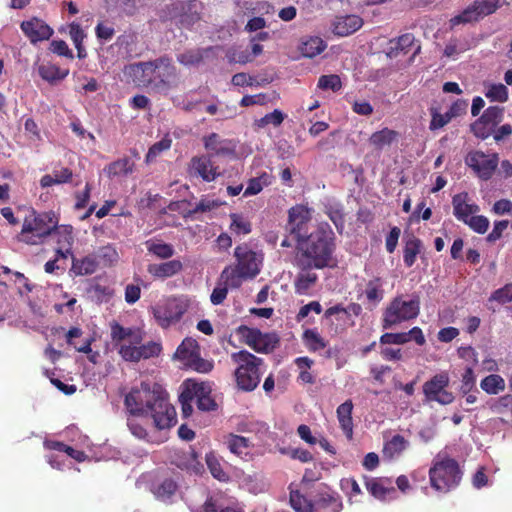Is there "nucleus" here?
Instances as JSON below:
<instances>
[{
	"label": "nucleus",
	"mask_w": 512,
	"mask_h": 512,
	"mask_svg": "<svg viewBox=\"0 0 512 512\" xmlns=\"http://www.w3.org/2000/svg\"><path fill=\"white\" fill-rule=\"evenodd\" d=\"M283 247L295 246L300 263L306 268L322 269L335 264L334 233L330 226H284Z\"/></svg>",
	"instance_id": "obj_1"
},
{
	"label": "nucleus",
	"mask_w": 512,
	"mask_h": 512,
	"mask_svg": "<svg viewBox=\"0 0 512 512\" xmlns=\"http://www.w3.org/2000/svg\"><path fill=\"white\" fill-rule=\"evenodd\" d=\"M125 405L132 415L150 413L155 426L169 429L176 424L175 408L167 401L166 394L159 386L153 388L147 383L133 388L125 398Z\"/></svg>",
	"instance_id": "obj_2"
},
{
	"label": "nucleus",
	"mask_w": 512,
	"mask_h": 512,
	"mask_svg": "<svg viewBox=\"0 0 512 512\" xmlns=\"http://www.w3.org/2000/svg\"><path fill=\"white\" fill-rule=\"evenodd\" d=\"M125 74L136 85L150 87L160 93H167L179 83L176 67L166 57L130 64L125 67Z\"/></svg>",
	"instance_id": "obj_3"
},
{
	"label": "nucleus",
	"mask_w": 512,
	"mask_h": 512,
	"mask_svg": "<svg viewBox=\"0 0 512 512\" xmlns=\"http://www.w3.org/2000/svg\"><path fill=\"white\" fill-rule=\"evenodd\" d=\"M109 326L112 345L123 360L138 362L160 353L161 345L159 343L142 344L144 333L140 328L124 327L116 321L110 322Z\"/></svg>",
	"instance_id": "obj_4"
},
{
	"label": "nucleus",
	"mask_w": 512,
	"mask_h": 512,
	"mask_svg": "<svg viewBox=\"0 0 512 512\" xmlns=\"http://www.w3.org/2000/svg\"><path fill=\"white\" fill-rule=\"evenodd\" d=\"M231 359L237 364L235 370L237 387L245 392L253 391L259 385L263 374V360L246 350L232 353Z\"/></svg>",
	"instance_id": "obj_5"
},
{
	"label": "nucleus",
	"mask_w": 512,
	"mask_h": 512,
	"mask_svg": "<svg viewBox=\"0 0 512 512\" xmlns=\"http://www.w3.org/2000/svg\"><path fill=\"white\" fill-rule=\"evenodd\" d=\"M461 471L457 462L448 457L437 455L429 470L430 484L439 492H448L461 480Z\"/></svg>",
	"instance_id": "obj_6"
},
{
	"label": "nucleus",
	"mask_w": 512,
	"mask_h": 512,
	"mask_svg": "<svg viewBox=\"0 0 512 512\" xmlns=\"http://www.w3.org/2000/svg\"><path fill=\"white\" fill-rule=\"evenodd\" d=\"M420 312V302L417 297L406 300L404 297L393 298L385 308L382 316L383 329H391L397 325L415 319Z\"/></svg>",
	"instance_id": "obj_7"
},
{
	"label": "nucleus",
	"mask_w": 512,
	"mask_h": 512,
	"mask_svg": "<svg viewBox=\"0 0 512 512\" xmlns=\"http://www.w3.org/2000/svg\"><path fill=\"white\" fill-rule=\"evenodd\" d=\"M189 308V300L184 297H170L158 302L152 311L158 325L167 329L176 325Z\"/></svg>",
	"instance_id": "obj_8"
},
{
	"label": "nucleus",
	"mask_w": 512,
	"mask_h": 512,
	"mask_svg": "<svg viewBox=\"0 0 512 512\" xmlns=\"http://www.w3.org/2000/svg\"><path fill=\"white\" fill-rule=\"evenodd\" d=\"M174 358L179 360L184 366L200 373H208L213 368L212 361L200 357L198 343L192 338H185L182 341L174 354Z\"/></svg>",
	"instance_id": "obj_9"
},
{
	"label": "nucleus",
	"mask_w": 512,
	"mask_h": 512,
	"mask_svg": "<svg viewBox=\"0 0 512 512\" xmlns=\"http://www.w3.org/2000/svg\"><path fill=\"white\" fill-rule=\"evenodd\" d=\"M240 340L258 353H268L278 343V338L272 333H262L260 330L247 326L237 329Z\"/></svg>",
	"instance_id": "obj_10"
},
{
	"label": "nucleus",
	"mask_w": 512,
	"mask_h": 512,
	"mask_svg": "<svg viewBox=\"0 0 512 512\" xmlns=\"http://www.w3.org/2000/svg\"><path fill=\"white\" fill-rule=\"evenodd\" d=\"M449 375L441 372L434 375L423 385V393L428 401H435L441 405H448L453 402L454 396L446 388L449 385Z\"/></svg>",
	"instance_id": "obj_11"
},
{
	"label": "nucleus",
	"mask_w": 512,
	"mask_h": 512,
	"mask_svg": "<svg viewBox=\"0 0 512 512\" xmlns=\"http://www.w3.org/2000/svg\"><path fill=\"white\" fill-rule=\"evenodd\" d=\"M503 114V107H488L483 115L471 125L472 132L478 138H488L493 133L496 126L502 121Z\"/></svg>",
	"instance_id": "obj_12"
},
{
	"label": "nucleus",
	"mask_w": 512,
	"mask_h": 512,
	"mask_svg": "<svg viewBox=\"0 0 512 512\" xmlns=\"http://www.w3.org/2000/svg\"><path fill=\"white\" fill-rule=\"evenodd\" d=\"M498 161L499 158L496 153L485 154L481 151L470 152L466 157V164L483 180H488L492 177L497 168Z\"/></svg>",
	"instance_id": "obj_13"
},
{
	"label": "nucleus",
	"mask_w": 512,
	"mask_h": 512,
	"mask_svg": "<svg viewBox=\"0 0 512 512\" xmlns=\"http://www.w3.org/2000/svg\"><path fill=\"white\" fill-rule=\"evenodd\" d=\"M454 214L459 221H463L465 224H489L487 218L483 216L477 217V222H472L475 219V214L479 211L477 205H475L469 199L467 193H459L453 197L452 200Z\"/></svg>",
	"instance_id": "obj_14"
},
{
	"label": "nucleus",
	"mask_w": 512,
	"mask_h": 512,
	"mask_svg": "<svg viewBox=\"0 0 512 512\" xmlns=\"http://www.w3.org/2000/svg\"><path fill=\"white\" fill-rule=\"evenodd\" d=\"M237 266L249 279H253L260 272L262 255L250 250L247 246H237L234 251Z\"/></svg>",
	"instance_id": "obj_15"
},
{
	"label": "nucleus",
	"mask_w": 512,
	"mask_h": 512,
	"mask_svg": "<svg viewBox=\"0 0 512 512\" xmlns=\"http://www.w3.org/2000/svg\"><path fill=\"white\" fill-rule=\"evenodd\" d=\"M211 386L205 382L186 380V394L191 393L199 410L209 412L217 409V403L211 397Z\"/></svg>",
	"instance_id": "obj_16"
},
{
	"label": "nucleus",
	"mask_w": 512,
	"mask_h": 512,
	"mask_svg": "<svg viewBox=\"0 0 512 512\" xmlns=\"http://www.w3.org/2000/svg\"><path fill=\"white\" fill-rule=\"evenodd\" d=\"M188 172L191 176L199 177L205 182H212L220 175L218 167L213 164L208 155L193 157L189 163Z\"/></svg>",
	"instance_id": "obj_17"
},
{
	"label": "nucleus",
	"mask_w": 512,
	"mask_h": 512,
	"mask_svg": "<svg viewBox=\"0 0 512 512\" xmlns=\"http://www.w3.org/2000/svg\"><path fill=\"white\" fill-rule=\"evenodd\" d=\"M208 156H230L235 152V144L232 140L223 139L216 133H211L203 138Z\"/></svg>",
	"instance_id": "obj_18"
},
{
	"label": "nucleus",
	"mask_w": 512,
	"mask_h": 512,
	"mask_svg": "<svg viewBox=\"0 0 512 512\" xmlns=\"http://www.w3.org/2000/svg\"><path fill=\"white\" fill-rule=\"evenodd\" d=\"M21 29L32 43L48 40L53 34L52 28L38 18L23 21L21 23Z\"/></svg>",
	"instance_id": "obj_19"
},
{
	"label": "nucleus",
	"mask_w": 512,
	"mask_h": 512,
	"mask_svg": "<svg viewBox=\"0 0 512 512\" xmlns=\"http://www.w3.org/2000/svg\"><path fill=\"white\" fill-rule=\"evenodd\" d=\"M53 231L49 237L55 239L57 243L56 253L59 257L67 258L71 253V247L73 244V236L71 226H53L50 227Z\"/></svg>",
	"instance_id": "obj_20"
},
{
	"label": "nucleus",
	"mask_w": 512,
	"mask_h": 512,
	"mask_svg": "<svg viewBox=\"0 0 512 512\" xmlns=\"http://www.w3.org/2000/svg\"><path fill=\"white\" fill-rule=\"evenodd\" d=\"M222 442L232 454L241 458L248 456L252 449L248 438L233 433L223 435Z\"/></svg>",
	"instance_id": "obj_21"
},
{
	"label": "nucleus",
	"mask_w": 512,
	"mask_h": 512,
	"mask_svg": "<svg viewBox=\"0 0 512 512\" xmlns=\"http://www.w3.org/2000/svg\"><path fill=\"white\" fill-rule=\"evenodd\" d=\"M362 25L363 21L359 16L346 15L337 17L333 21L332 30L334 34L344 37L356 32Z\"/></svg>",
	"instance_id": "obj_22"
},
{
	"label": "nucleus",
	"mask_w": 512,
	"mask_h": 512,
	"mask_svg": "<svg viewBox=\"0 0 512 512\" xmlns=\"http://www.w3.org/2000/svg\"><path fill=\"white\" fill-rule=\"evenodd\" d=\"M52 233L50 226H23L18 238L24 243L38 245L43 243Z\"/></svg>",
	"instance_id": "obj_23"
},
{
	"label": "nucleus",
	"mask_w": 512,
	"mask_h": 512,
	"mask_svg": "<svg viewBox=\"0 0 512 512\" xmlns=\"http://www.w3.org/2000/svg\"><path fill=\"white\" fill-rule=\"evenodd\" d=\"M327 47L326 42L318 36H307L301 39L299 51L303 57L314 58Z\"/></svg>",
	"instance_id": "obj_24"
},
{
	"label": "nucleus",
	"mask_w": 512,
	"mask_h": 512,
	"mask_svg": "<svg viewBox=\"0 0 512 512\" xmlns=\"http://www.w3.org/2000/svg\"><path fill=\"white\" fill-rule=\"evenodd\" d=\"M182 267L181 261L174 259L159 264H150L147 270L153 277L165 279L179 273Z\"/></svg>",
	"instance_id": "obj_25"
},
{
	"label": "nucleus",
	"mask_w": 512,
	"mask_h": 512,
	"mask_svg": "<svg viewBox=\"0 0 512 512\" xmlns=\"http://www.w3.org/2000/svg\"><path fill=\"white\" fill-rule=\"evenodd\" d=\"M342 507L339 497L330 493L319 494L313 502V512H341Z\"/></svg>",
	"instance_id": "obj_26"
},
{
	"label": "nucleus",
	"mask_w": 512,
	"mask_h": 512,
	"mask_svg": "<svg viewBox=\"0 0 512 512\" xmlns=\"http://www.w3.org/2000/svg\"><path fill=\"white\" fill-rule=\"evenodd\" d=\"M219 279L222 281V283H224L230 289H237L242 285V283L245 280H248L249 278L235 264V265L226 266L222 270V272L219 276Z\"/></svg>",
	"instance_id": "obj_27"
},
{
	"label": "nucleus",
	"mask_w": 512,
	"mask_h": 512,
	"mask_svg": "<svg viewBox=\"0 0 512 512\" xmlns=\"http://www.w3.org/2000/svg\"><path fill=\"white\" fill-rule=\"evenodd\" d=\"M352 410V401L346 400L337 408L336 411L340 427L348 438H352L353 434Z\"/></svg>",
	"instance_id": "obj_28"
},
{
	"label": "nucleus",
	"mask_w": 512,
	"mask_h": 512,
	"mask_svg": "<svg viewBox=\"0 0 512 512\" xmlns=\"http://www.w3.org/2000/svg\"><path fill=\"white\" fill-rule=\"evenodd\" d=\"M398 133L389 128H383L379 131L374 132L370 138L369 143L378 150H382L390 146L394 141L397 140Z\"/></svg>",
	"instance_id": "obj_29"
},
{
	"label": "nucleus",
	"mask_w": 512,
	"mask_h": 512,
	"mask_svg": "<svg viewBox=\"0 0 512 512\" xmlns=\"http://www.w3.org/2000/svg\"><path fill=\"white\" fill-rule=\"evenodd\" d=\"M481 389L489 395H497L506 388L505 380L498 374H490L480 382Z\"/></svg>",
	"instance_id": "obj_30"
},
{
	"label": "nucleus",
	"mask_w": 512,
	"mask_h": 512,
	"mask_svg": "<svg viewBox=\"0 0 512 512\" xmlns=\"http://www.w3.org/2000/svg\"><path fill=\"white\" fill-rule=\"evenodd\" d=\"M98 263L92 256H87L83 259H73L71 272L75 275L83 276L94 273L97 269Z\"/></svg>",
	"instance_id": "obj_31"
},
{
	"label": "nucleus",
	"mask_w": 512,
	"mask_h": 512,
	"mask_svg": "<svg viewBox=\"0 0 512 512\" xmlns=\"http://www.w3.org/2000/svg\"><path fill=\"white\" fill-rule=\"evenodd\" d=\"M313 209L307 205L298 204L289 210V224H306L312 219Z\"/></svg>",
	"instance_id": "obj_32"
},
{
	"label": "nucleus",
	"mask_w": 512,
	"mask_h": 512,
	"mask_svg": "<svg viewBox=\"0 0 512 512\" xmlns=\"http://www.w3.org/2000/svg\"><path fill=\"white\" fill-rule=\"evenodd\" d=\"M146 249L158 258L168 259L174 255V249L170 244L160 240H147L145 242Z\"/></svg>",
	"instance_id": "obj_33"
},
{
	"label": "nucleus",
	"mask_w": 512,
	"mask_h": 512,
	"mask_svg": "<svg viewBox=\"0 0 512 512\" xmlns=\"http://www.w3.org/2000/svg\"><path fill=\"white\" fill-rule=\"evenodd\" d=\"M23 212H25V219L23 224H58L59 218L55 212L49 211L42 214H39L37 217L35 216V211L27 208Z\"/></svg>",
	"instance_id": "obj_34"
},
{
	"label": "nucleus",
	"mask_w": 512,
	"mask_h": 512,
	"mask_svg": "<svg viewBox=\"0 0 512 512\" xmlns=\"http://www.w3.org/2000/svg\"><path fill=\"white\" fill-rule=\"evenodd\" d=\"M383 281L381 278H374L370 280L365 288V295L369 302L378 304L384 297V291L382 289Z\"/></svg>",
	"instance_id": "obj_35"
},
{
	"label": "nucleus",
	"mask_w": 512,
	"mask_h": 512,
	"mask_svg": "<svg viewBox=\"0 0 512 512\" xmlns=\"http://www.w3.org/2000/svg\"><path fill=\"white\" fill-rule=\"evenodd\" d=\"M38 72L41 78L48 82L64 79L68 75V70H61L53 64L40 65Z\"/></svg>",
	"instance_id": "obj_36"
},
{
	"label": "nucleus",
	"mask_w": 512,
	"mask_h": 512,
	"mask_svg": "<svg viewBox=\"0 0 512 512\" xmlns=\"http://www.w3.org/2000/svg\"><path fill=\"white\" fill-rule=\"evenodd\" d=\"M271 176L264 172L260 176L251 178L248 182V185L244 191V196H252L260 193L264 187L270 185Z\"/></svg>",
	"instance_id": "obj_37"
},
{
	"label": "nucleus",
	"mask_w": 512,
	"mask_h": 512,
	"mask_svg": "<svg viewBox=\"0 0 512 512\" xmlns=\"http://www.w3.org/2000/svg\"><path fill=\"white\" fill-rule=\"evenodd\" d=\"M177 484L172 479H164L153 489L155 497L161 501L169 500L176 492Z\"/></svg>",
	"instance_id": "obj_38"
},
{
	"label": "nucleus",
	"mask_w": 512,
	"mask_h": 512,
	"mask_svg": "<svg viewBox=\"0 0 512 512\" xmlns=\"http://www.w3.org/2000/svg\"><path fill=\"white\" fill-rule=\"evenodd\" d=\"M408 446V441L401 435H395L384 445V454L393 458L401 454Z\"/></svg>",
	"instance_id": "obj_39"
},
{
	"label": "nucleus",
	"mask_w": 512,
	"mask_h": 512,
	"mask_svg": "<svg viewBox=\"0 0 512 512\" xmlns=\"http://www.w3.org/2000/svg\"><path fill=\"white\" fill-rule=\"evenodd\" d=\"M303 340L305 346L313 352L320 351L327 346V342L321 337V335L312 329L304 332Z\"/></svg>",
	"instance_id": "obj_40"
},
{
	"label": "nucleus",
	"mask_w": 512,
	"mask_h": 512,
	"mask_svg": "<svg viewBox=\"0 0 512 512\" xmlns=\"http://www.w3.org/2000/svg\"><path fill=\"white\" fill-rule=\"evenodd\" d=\"M485 96L490 101L505 102L508 99V89L504 84H488L485 86Z\"/></svg>",
	"instance_id": "obj_41"
},
{
	"label": "nucleus",
	"mask_w": 512,
	"mask_h": 512,
	"mask_svg": "<svg viewBox=\"0 0 512 512\" xmlns=\"http://www.w3.org/2000/svg\"><path fill=\"white\" fill-rule=\"evenodd\" d=\"M243 485L245 488L253 494L263 493L267 490L268 484L259 475H248L243 479Z\"/></svg>",
	"instance_id": "obj_42"
},
{
	"label": "nucleus",
	"mask_w": 512,
	"mask_h": 512,
	"mask_svg": "<svg viewBox=\"0 0 512 512\" xmlns=\"http://www.w3.org/2000/svg\"><path fill=\"white\" fill-rule=\"evenodd\" d=\"M421 250V242L418 239L412 238L409 239L406 242L405 248H404V263L411 267L415 260L416 256Z\"/></svg>",
	"instance_id": "obj_43"
},
{
	"label": "nucleus",
	"mask_w": 512,
	"mask_h": 512,
	"mask_svg": "<svg viewBox=\"0 0 512 512\" xmlns=\"http://www.w3.org/2000/svg\"><path fill=\"white\" fill-rule=\"evenodd\" d=\"M290 504L295 512H313V502L299 492H291Z\"/></svg>",
	"instance_id": "obj_44"
},
{
	"label": "nucleus",
	"mask_w": 512,
	"mask_h": 512,
	"mask_svg": "<svg viewBox=\"0 0 512 512\" xmlns=\"http://www.w3.org/2000/svg\"><path fill=\"white\" fill-rule=\"evenodd\" d=\"M480 19L479 14L477 13V8L475 7L474 2L469 5L462 13L454 16L450 22L453 26L461 24V23H470L473 21H478Z\"/></svg>",
	"instance_id": "obj_45"
},
{
	"label": "nucleus",
	"mask_w": 512,
	"mask_h": 512,
	"mask_svg": "<svg viewBox=\"0 0 512 512\" xmlns=\"http://www.w3.org/2000/svg\"><path fill=\"white\" fill-rule=\"evenodd\" d=\"M206 464L214 478L225 481L228 476L222 469L219 459L213 454L209 453L206 455Z\"/></svg>",
	"instance_id": "obj_46"
},
{
	"label": "nucleus",
	"mask_w": 512,
	"mask_h": 512,
	"mask_svg": "<svg viewBox=\"0 0 512 512\" xmlns=\"http://www.w3.org/2000/svg\"><path fill=\"white\" fill-rule=\"evenodd\" d=\"M284 120V115L280 110L275 109L273 112L266 114L262 118L255 121L258 128H264L271 124L275 127L279 126Z\"/></svg>",
	"instance_id": "obj_47"
},
{
	"label": "nucleus",
	"mask_w": 512,
	"mask_h": 512,
	"mask_svg": "<svg viewBox=\"0 0 512 512\" xmlns=\"http://www.w3.org/2000/svg\"><path fill=\"white\" fill-rule=\"evenodd\" d=\"M133 163L129 159H121L109 165L108 172L110 175H127L132 173Z\"/></svg>",
	"instance_id": "obj_48"
},
{
	"label": "nucleus",
	"mask_w": 512,
	"mask_h": 512,
	"mask_svg": "<svg viewBox=\"0 0 512 512\" xmlns=\"http://www.w3.org/2000/svg\"><path fill=\"white\" fill-rule=\"evenodd\" d=\"M480 19L494 13L500 7V0H481L474 2Z\"/></svg>",
	"instance_id": "obj_49"
},
{
	"label": "nucleus",
	"mask_w": 512,
	"mask_h": 512,
	"mask_svg": "<svg viewBox=\"0 0 512 512\" xmlns=\"http://www.w3.org/2000/svg\"><path fill=\"white\" fill-rule=\"evenodd\" d=\"M170 147L171 139L164 137L149 148V151L146 155V162H153L163 151L168 150Z\"/></svg>",
	"instance_id": "obj_50"
},
{
	"label": "nucleus",
	"mask_w": 512,
	"mask_h": 512,
	"mask_svg": "<svg viewBox=\"0 0 512 512\" xmlns=\"http://www.w3.org/2000/svg\"><path fill=\"white\" fill-rule=\"evenodd\" d=\"M430 114H431V122H430L429 128L432 131L438 130V129L444 127L452 119L450 117V115L448 114V112L442 114L438 111L437 108H431Z\"/></svg>",
	"instance_id": "obj_51"
},
{
	"label": "nucleus",
	"mask_w": 512,
	"mask_h": 512,
	"mask_svg": "<svg viewBox=\"0 0 512 512\" xmlns=\"http://www.w3.org/2000/svg\"><path fill=\"white\" fill-rule=\"evenodd\" d=\"M317 86L322 90L338 91L341 88V80L338 75H323L319 78Z\"/></svg>",
	"instance_id": "obj_52"
},
{
	"label": "nucleus",
	"mask_w": 512,
	"mask_h": 512,
	"mask_svg": "<svg viewBox=\"0 0 512 512\" xmlns=\"http://www.w3.org/2000/svg\"><path fill=\"white\" fill-rule=\"evenodd\" d=\"M181 388L182 391L179 395V401L181 403L182 414L184 417H189L193 412L192 402L194 399L191 393H187L186 395V381L183 382Z\"/></svg>",
	"instance_id": "obj_53"
},
{
	"label": "nucleus",
	"mask_w": 512,
	"mask_h": 512,
	"mask_svg": "<svg viewBox=\"0 0 512 512\" xmlns=\"http://www.w3.org/2000/svg\"><path fill=\"white\" fill-rule=\"evenodd\" d=\"M476 384V375L472 366H467L461 379V391L468 394Z\"/></svg>",
	"instance_id": "obj_54"
},
{
	"label": "nucleus",
	"mask_w": 512,
	"mask_h": 512,
	"mask_svg": "<svg viewBox=\"0 0 512 512\" xmlns=\"http://www.w3.org/2000/svg\"><path fill=\"white\" fill-rule=\"evenodd\" d=\"M99 259L104 266H111L115 264L118 259V253L112 246H105L99 250Z\"/></svg>",
	"instance_id": "obj_55"
},
{
	"label": "nucleus",
	"mask_w": 512,
	"mask_h": 512,
	"mask_svg": "<svg viewBox=\"0 0 512 512\" xmlns=\"http://www.w3.org/2000/svg\"><path fill=\"white\" fill-rule=\"evenodd\" d=\"M202 53L200 50H189L178 55V61L185 66H192L198 64L202 60Z\"/></svg>",
	"instance_id": "obj_56"
},
{
	"label": "nucleus",
	"mask_w": 512,
	"mask_h": 512,
	"mask_svg": "<svg viewBox=\"0 0 512 512\" xmlns=\"http://www.w3.org/2000/svg\"><path fill=\"white\" fill-rule=\"evenodd\" d=\"M407 342H409V334L406 333H385L380 337V343L383 345H402Z\"/></svg>",
	"instance_id": "obj_57"
},
{
	"label": "nucleus",
	"mask_w": 512,
	"mask_h": 512,
	"mask_svg": "<svg viewBox=\"0 0 512 512\" xmlns=\"http://www.w3.org/2000/svg\"><path fill=\"white\" fill-rule=\"evenodd\" d=\"M228 289L230 288L226 286L224 283H222V281L218 278L216 287L213 289L210 296L212 304H221L227 297Z\"/></svg>",
	"instance_id": "obj_58"
},
{
	"label": "nucleus",
	"mask_w": 512,
	"mask_h": 512,
	"mask_svg": "<svg viewBox=\"0 0 512 512\" xmlns=\"http://www.w3.org/2000/svg\"><path fill=\"white\" fill-rule=\"evenodd\" d=\"M317 276L314 273H301L296 281V290L298 293H304L316 281Z\"/></svg>",
	"instance_id": "obj_59"
},
{
	"label": "nucleus",
	"mask_w": 512,
	"mask_h": 512,
	"mask_svg": "<svg viewBox=\"0 0 512 512\" xmlns=\"http://www.w3.org/2000/svg\"><path fill=\"white\" fill-rule=\"evenodd\" d=\"M490 301H497L499 303H507L512 301V284L506 285L496 290L490 297Z\"/></svg>",
	"instance_id": "obj_60"
},
{
	"label": "nucleus",
	"mask_w": 512,
	"mask_h": 512,
	"mask_svg": "<svg viewBox=\"0 0 512 512\" xmlns=\"http://www.w3.org/2000/svg\"><path fill=\"white\" fill-rule=\"evenodd\" d=\"M221 205H222V202H220L219 200H216V199H213L210 197H205V198H202L197 203V205L195 207V212H210V211L218 208Z\"/></svg>",
	"instance_id": "obj_61"
},
{
	"label": "nucleus",
	"mask_w": 512,
	"mask_h": 512,
	"mask_svg": "<svg viewBox=\"0 0 512 512\" xmlns=\"http://www.w3.org/2000/svg\"><path fill=\"white\" fill-rule=\"evenodd\" d=\"M341 488L350 498L358 496L361 493L359 484L353 478L343 479L341 481Z\"/></svg>",
	"instance_id": "obj_62"
},
{
	"label": "nucleus",
	"mask_w": 512,
	"mask_h": 512,
	"mask_svg": "<svg viewBox=\"0 0 512 512\" xmlns=\"http://www.w3.org/2000/svg\"><path fill=\"white\" fill-rule=\"evenodd\" d=\"M460 358L469 363V366H475L478 363V355L474 348L471 346L461 347L458 349Z\"/></svg>",
	"instance_id": "obj_63"
},
{
	"label": "nucleus",
	"mask_w": 512,
	"mask_h": 512,
	"mask_svg": "<svg viewBox=\"0 0 512 512\" xmlns=\"http://www.w3.org/2000/svg\"><path fill=\"white\" fill-rule=\"evenodd\" d=\"M367 490L376 498H385L388 490L377 480H370L366 483Z\"/></svg>",
	"instance_id": "obj_64"
}]
</instances>
